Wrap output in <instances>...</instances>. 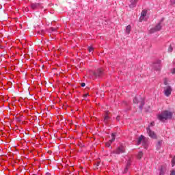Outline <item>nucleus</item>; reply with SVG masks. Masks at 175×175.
Listing matches in <instances>:
<instances>
[{
	"instance_id": "f257e3e1",
	"label": "nucleus",
	"mask_w": 175,
	"mask_h": 175,
	"mask_svg": "<svg viewBox=\"0 0 175 175\" xmlns=\"http://www.w3.org/2000/svg\"><path fill=\"white\" fill-rule=\"evenodd\" d=\"M173 117V113L169 111H163L161 114L158 116V119L162 122L166 120H170Z\"/></svg>"
},
{
	"instance_id": "f03ea898",
	"label": "nucleus",
	"mask_w": 175,
	"mask_h": 175,
	"mask_svg": "<svg viewBox=\"0 0 175 175\" xmlns=\"http://www.w3.org/2000/svg\"><path fill=\"white\" fill-rule=\"evenodd\" d=\"M91 79H95L103 76V70L102 68H98L95 71L90 72Z\"/></svg>"
},
{
	"instance_id": "7ed1b4c3",
	"label": "nucleus",
	"mask_w": 175,
	"mask_h": 175,
	"mask_svg": "<svg viewBox=\"0 0 175 175\" xmlns=\"http://www.w3.org/2000/svg\"><path fill=\"white\" fill-rule=\"evenodd\" d=\"M133 103L135 105H139V108L140 110H143V107L145 105L144 98H142L141 96H135L133 99Z\"/></svg>"
},
{
	"instance_id": "20e7f679",
	"label": "nucleus",
	"mask_w": 175,
	"mask_h": 175,
	"mask_svg": "<svg viewBox=\"0 0 175 175\" xmlns=\"http://www.w3.org/2000/svg\"><path fill=\"white\" fill-rule=\"evenodd\" d=\"M142 142L143 143L144 148L147 150L148 148V142L146 138H144V135H141L137 140V144H142Z\"/></svg>"
},
{
	"instance_id": "39448f33",
	"label": "nucleus",
	"mask_w": 175,
	"mask_h": 175,
	"mask_svg": "<svg viewBox=\"0 0 175 175\" xmlns=\"http://www.w3.org/2000/svg\"><path fill=\"white\" fill-rule=\"evenodd\" d=\"M110 120H111V115L110 114L109 111H106L104 113L103 122H105L106 125H109Z\"/></svg>"
},
{
	"instance_id": "423d86ee",
	"label": "nucleus",
	"mask_w": 175,
	"mask_h": 175,
	"mask_svg": "<svg viewBox=\"0 0 175 175\" xmlns=\"http://www.w3.org/2000/svg\"><path fill=\"white\" fill-rule=\"evenodd\" d=\"M172 91H173V89L170 85H167L163 88V92L165 96L169 97L170 95H172Z\"/></svg>"
},
{
	"instance_id": "0eeeda50",
	"label": "nucleus",
	"mask_w": 175,
	"mask_h": 175,
	"mask_svg": "<svg viewBox=\"0 0 175 175\" xmlns=\"http://www.w3.org/2000/svg\"><path fill=\"white\" fill-rule=\"evenodd\" d=\"M162 29V25L161 23H158L154 27L150 29L149 33H154V32H158V31H161Z\"/></svg>"
},
{
	"instance_id": "6e6552de",
	"label": "nucleus",
	"mask_w": 175,
	"mask_h": 175,
	"mask_svg": "<svg viewBox=\"0 0 175 175\" xmlns=\"http://www.w3.org/2000/svg\"><path fill=\"white\" fill-rule=\"evenodd\" d=\"M146 131L150 137H151L152 139H157V134L155 133V132L151 131L150 126H148L146 128Z\"/></svg>"
},
{
	"instance_id": "1a4fd4ad",
	"label": "nucleus",
	"mask_w": 175,
	"mask_h": 175,
	"mask_svg": "<svg viewBox=\"0 0 175 175\" xmlns=\"http://www.w3.org/2000/svg\"><path fill=\"white\" fill-rule=\"evenodd\" d=\"M123 152H125V147L120 146H119L116 150L113 152V154H123Z\"/></svg>"
},
{
	"instance_id": "9d476101",
	"label": "nucleus",
	"mask_w": 175,
	"mask_h": 175,
	"mask_svg": "<svg viewBox=\"0 0 175 175\" xmlns=\"http://www.w3.org/2000/svg\"><path fill=\"white\" fill-rule=\"evenodd\" d=\"M161 64H162V61L159 59L153 64L154 70H159L161 69Z\"/></svg>"
},
{
	"instance_id": "9b49d317",
	"label": "nucleus",
	"mask_w": 175,
	"mask_h": 175,
	"mask_svg": "<svg viewBox=\"0 0 175 175\" xmlns=\"http://www.w3.org/2000/svg\"><path fill=\"white\" fill-rule=\"evenodd\" d=\"M111 137L112 139L105 144L106 147H110V146H111V143L116 140V133H112Z\"/></svg>"
},
{
	"instance_id": "f8f14e48",
	"label": "nucleus",
	"mask_w": 175,
	"mask_h": 175,
	"mask_svg": "<svg viewBox=\"0 0 175 175\" xmlns=\"http://www.w3.org/2000/svg\"><path fill=\"white\" fill-rule=\"evenodd\" d=\"M31 8L33 10H36L40 8V4L39 3H32L31 4Z\"/></svg>"
},
{
	"instance_id": "ddd939ff",
	"label": "nucleus",
	"mask_w": 175,
	"mask_h": 175,
	"mask_svg": "<svg viewBox=\"0 0 175 175\" xmlns=\"http://www.w3.org/2000/svg\"><path fill=\"white\" fill-rule=\"evenodd\" d=\"M130 2L131 4L129 5V8L133 9V8H136V5H137V2H139V0H131Z\"/></svg>"
},
{
	"instance_id": "4468645a",
	"label": "nucleus",
	"mask_w": 175,
	"mask_h": 175,
	"mask_svg": "<svg viewBox=\"0 0 175 175\" xmlns=\"http://www.w3.org/2000/svg\"><path fill=\"white\" fill-rule=\"evenodd\" d=\"M165 172H166V169L165 168V167L161 166L159 169V175H165Z\"/></svg>"
},
{
	"instance_id": "2eb2a0df",
	"label": "nucleus",
	"mask_w": 175,
	"mask_h": 175,
	"mask_svg": "<svg viewBox=\"0 0 175 175\" xmlns=\"http://www.w3.org/2000/svg\"><path fill=\"white\" fill-rule=\"evenodd\" d=\"M131 30H132V27L131 26V25H129L126 27V33H127V35H129L131 33Z\"/></svg>"
},
{
	"instance_id": "dca6fc26",
	"label": "nucleus",
	"mask_w": 175,
	"mask_h": 175,
	"mask_svg": "<svg viewBox=\"0 0 175 175\" xmlns=\"http://www.w3.org/2000/svg\"><path fill=\"white\" fill-rule=\"evenodd\" d=\"M162 140H160L157 142L156 145L157 150H161V148L162 147Z\"/></svg>"
},
{
	"instance_id": "f3484780",
	"label": "nucleus",
	"mask_w": 175,
	"mask_h": 175,
	"mask_svg": "<svg viewBox=\"0 0 175 175\" xmlns=\"http://www.w3.org/2000/svg\"><path fill=\"white\" fill-rule=\"evenodd\" d=\"M143 152H139L137 156V159H142L143 158Z\"/></svg>"
},
{
	"instance_id": "a211bd4d",
	"label": "nucleus",
	"mask_w": 175,
	"mask_h": 175,
	"mask_svg": "<svg viewBox=\"0 0 175 175\" xmlns=\"http://www.w3.org/2000/svg\"><path fill=\"white\" fill-rule=\"evenodd\" d=\"M142 17H146L147 16V10H144L141 13Z\"/></svg>"
},
{
	"instance_id": "6ab92c4d",
	"label": "nucleus",
	"mask_w": 175,
	"mask_h": 175,
	"mask_svg": "<svg viewBox=\"0 0 175 175\" xmlns=\"http://www.w3.org/2000/svg\"><path fill=\"white\" fill-rule=\"evenodd\" d=\"M99 165H100V161H96V162L94 163V167H95V169H98V167L99 166Z\"/></svg>"
},
{
	"instance_id": "aec40b11",
	"label": "nucleus",
	"mask_w": 175,
	"mask_h": 175,
	"mask_svg": "<svg viewBox=\"0 0 175 175\" xmlns=\"http://www.w3.org/2000/svg\"><path fill=\"white\" fill-rule=\"evenodd\" d=\"M94 47H92V46H89L88 47L89 53H94Z\"/></svg>"
},
{
	"instance_id": "412c9836",
	"label": "nucleus",
	"mask_w": 175,
	"mask_h": 175,
	"mask_svg": "<svg viewBox=\"0 0 175 175\" xmlns=\"http://www.w3.org/2000/svg\"><path fill=\"white\" fill-rule=\"evenodd\" d=\"M128 170H129V167H125L124 170L123 171V174H126L128 173Z\"/></svg>"
},
{
	"instance_id": "4be33fe9",
	"label": "nucleus",
	"mask_w": 175,
	"mask_h": 175,
	"mask_svg": "<svg viewBox=\"0 0 175 175\" xmlns=\"http://www.w3.org/2000/svg\"><path fill=\"white\" fill-rule=\"evenodd\" d=\"M131 160H129L126 163V167H131Z\"/></svg>"
},
{
	"instance_id": "5701e85b",
	"label": "nucleus",
	"mask_w": 175,
	"mask_h": 175,
	"mask_svg": "<svg viewBox=\"0 0 175 175\" xmlns=\"http://www.w3.org/2000/svg\"><path fill=\"white\" fill-rule=\"evenodd\" d=\"M163 84L164 85H168L169 83H167V79L165 78L163 79Z\"/></svg>"
},
{
	"instance_id": "b1692460",
	"label": "nucleus",
	"mask_w": 175,
	"mask_h": 175,
	"mask_svg": "<svg viewBox=\"0 0 175 175\" xmlns=\"http://www.w3.org/2000/svg\"><path fill=\"white\" fill-rule=\"evenodd\" d=\"M57 29H58V28H55V27L50 28V31H51L52 32H55V31H57Z\"/></svg>"
},
{
	"instance_id": "393cba45",
	"label": "nucleus",
	"mask_w": 175,
	"mask_h": 175,
	"mask_svg": "<svg viewBox=\"0 0 175 175\" xmlns=\"http://www.w3.org/2000/svg\"><path fill=\"white\" fill-rule=\"evenodd\" d=\"M172 166H174L175 165V156L172 159Z\"/></svg>"
},
{
	"instance_id": "a878e982",
	"label": "nucleus",
	"mask_w": 175,
	"mask_h": 175,
	"mask_svg": "<svg viewBox=\"0 0 175 175\" xmlns=\"http://www.w3.org/2000/svg\"><path fill=\"white\" fill-rule=\"evenodd\" d=\"M168 51L170 53H172V51H173V46H172V45H170V47L168 48Z\"/></svg>"
},
{
	"instance_id": "bb28decb",
	"label": "nucleus",
	"mask_w": 175,
	"mask_h": 175,
	"mask_svg": "<svg viewBox=\"0 0 175 175\" xmlns=\"http://www.w3.org/2000/svg\"><path fill=\"white\" fill-rule=\"evenodd\" d=\"M154 125H155V122H150V125L148 126L149 128H150V126H154Z\"/></svg>"
},
{
	"instance_id": "cd10ccee",
	"label": "nucleus",
	"mask_w": 175,
	"mask_h": 175,
	"mask_svg": "<svg viewBox=\"0 0 175 175\" xmlns=\"http://www.w3.org/2000/svg\"><path fill=\"white\" fill-rule=\"evenodd\" d=\"M170 175H175V170H174L171 171Z\"/></svg>"
},
{
	"instance_id": "c85d7f7f",
	"label": "nucleus",
	"mask_w": 175,
	"mask_h": 175,
	"mask_svg": "<svg viewBox=\"0 0 175 175\" xmlns=\"http://www.w3.org/2000/svg\"><path fill=\"white\" fill-rule=\"evenodd\" d=\"M171 72L172 73V75H175V68H173V69L171 70Z\"/></svg>"
},
{
	"instance_id": "c756f323",
	"label": "nucleus",
	"mask_w": 175,
	"mask_h": 175,
	"mask_svg": "<svg viewBox=\"0 0 175 175\" xmlns=\"http://www.w3.org/2000/svg\"><path fill=\"white\" fill-rule=\"evenodd\" d=\"M90 96V94H88V93H87V94H85L84 95H83V97L84 98H87V96Z\"/></svg>"
},
{
	"instance_id": "7c9ffc66",
	"label": "nucleus",
	"mask_w": 175,
	"mask_h": 175,
	"mask_svg": "<svg viewBox=\"0 0 175 175\" xmlns=\"http://www.w3.org/2000/svg\"><path fill=\"white\" fill-rule=\"evenodd\" d=\"M81 86L82 87H85V83H81Z\"/></svg>"
},
{
	"instance_id": "2f4dec72",
	"label": "nucleus",
	"mask_w": 175,
	"mask_h": 175,
	"mask_svg": "<svg viewBox=\"0 0 175 175\" xmlns=\"http://www.w3.org/2000/svg\"><path fill=\"white\" fill-rule=\"evenodd\" d=\"M116 121H120V116L116 117Z\"/></svg>"
},
{
	"instance_id": "473e14b6",
	"label": "nucleus",
	"mask_w": 175,
	"mask_h": 175,
	"mask_svg": "<svg viewBox=\"0 0 175 175\" xmlns=\"http://www.w3.org/2000/svg\"><path fill=\"white\" fill-rule=\"evenodd\" d=\"M174 3H175V0H174Z\"/></svg>"
}]
</instances>
